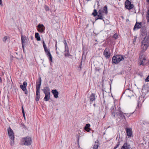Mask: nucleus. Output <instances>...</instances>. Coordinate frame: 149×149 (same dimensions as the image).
Segmentation results:
<instances>
[{
  "mask_svg": "<svg viewBox=\"0 0 149 149\" xmlns=\"http://www.w3.org/2000/svg\"><path fill=\"white\" fill-rule=\"evenodd\" d=\"M149 46V38L146 37L141 42V48L142 51L144 52Z\"/></svg>",
  "mask_w": 149,
  "mask_h": 149,
  "instance_id": "f257e3e1",
  "label": "nucleus"
},
{
  "mask_svg": "<svg viewBox=\"0 0 149 149\" xmlns=\"http://www.w3.org/2000/svg\"><path fill=\"white\" fill-rule=\"evenodd\" d=\"M21 141L22 145L28 146L31 144L32 142V139L31 137L27 136L22 138Z\"/></svg>",
  "mask_w": 149,
  "mask_h": 149,
  "instance_id": "f03ea898",
  "label": "nucleus"
},
{
  "mask_svg": "<svg viewBox=\"0 0 149 149\" xmlns=\"http://www.w3.org/2000/svg\"><path fill=\"white\" fill-rule=\"evenodd\" d=\"M104 15L103 13V12L101 10H99L98 13H97L96 10H94V16H96L97 15V17H96L95 18V21L98 19H102L104 18Z\"/></svg>",
  "mask_w": 149,
  "mask_h": 149,
  "instance_id": "7ed1b4c3",
  "label": "nucleus"
},
{
  "mask_svg": "<svg viewBox=\"0 0 149 149\" xmlns=\"http://www.w3.org/2000/svg\"><path fill=\"white\" fill-rule=\"evenodd\" d=\"M124 59V58L123 56L121 55L114 56L112 58L113 63L115 64H117Z\"/></svg>",
  "mask_w": 149,
  "mask_h": 149,
  "instance_id": "20e7f679",
  "label": "nucleus"
},
{
  "mask_svg": "<svg viewBox=\"0 0 149 149\" xmlns=\"http://www.w3.org/2000/svg\"><path fill=\"white\" fill-rule=\"evenodd\" d=\"M117 116H116V117L118 115V117L119 118L124 119V120L125 121L126 120L125 118L124 115L123 113L120 110V109H118V110H117Z\"/></svg>",
  "mask_w": 149,
  "mask_h": 149,
  "instance_id": "39448f33",
  "label": "nucleus"
},
{
  "mask_svg": "<svg viewBox=\"0 0 149 149\" xmlns=\"http://www.w3.org/2000/svg\"><path fill=\"white\" fill-rule=\"evenodd\" d=\"M125 6L128 9H130L133 7V4H131V2L128 0H126L125 2Z\"/></svg>",
  "mask_w": 149,
  "mask_h": 149,
  "instance_id": "423d86ee",
  "label": "nucleus"
},
{
  "mask_svg": "<svg viewBox=\"0 0 149 149\" xmlns=\"http://www.w3.org/2000/svg\"><path fill=\"white\" fill-rule=\"evenodd\" d=\"M8 133L10 139H14L15 138L13 131L11 128L10 127H9L8 129Z\"/></svg>",
  "mask_w": 149,
  "mask_h": 149,
  "instance_id": "0eeeda50",
  "label": "nucleus"
},
{
  "mask_svg": "<svg viewBox=\"0 0 149 149\" xmlns=\"http://www.w3.org/2000/svg\"><path fill=\"white\" fill-rule=\"evenodd\" d=\"M38 31L42 33H44L45 27L42 24H39L37 26Z\"/></svg>",
  "mask_w": 149,
  "mask_h": 149,
  "instance_id": "6e6552de",
  "label": "nucleus"
},
{
  "mask_svg": "<svg viewBox=\"0 0 149 149\" xmlns=\"http://www.w3.org/2000/svg\"><path fill=\"white\" fill-rule=\"evenodd\" d=\"M115 106L114 105L111 107V116L114 118L116 117V116H117V111L116 110L115 111Z\"/></svg>",
  "mask_w": 149,
  "mask_h": 149,
  "instance_id": "1a4fd4ad",
  "label": "nucleus"
},
{
  "mask_svg": "<svg viewBox=\"0 0 149 149\" xmlns=\"http://www.w3.org/2000/svg\"><path fill=\"white\" fill-rule=\"evenodd\" d=\"M104 55L107 58H109L110 57V53L109 52V50L108 48H106L104 51Z\"/></svg>",
  "mask_w": 149,
  "mask_h": 149,
  "instance_id": "9d476101",
  "label": "nucleus"
},
{
  "mask_svg": "<svg viewBox=\"0 0 149 149\" xmlns=\"http://www.w3.org/2000/svg\"><path fill=\"white\" fill-rule=\"evenodd\" d=\"M125 131L127 133L128 137L129 138L131 136L132 134V129L130 128L126 127L125 128Z\"/></svg>",
  "mask_w": 149,
  "mask_h": 149,
  "instance_id": "9b49d317",
  "label": "nucleus"
},
{
  "mask_svg": "<svg viewBox=\"0 0 149 149\" xmlns=\"http://www.w3.org/2000/svg\"><path fill=\"white\" fill-rule=\"evenodd\" d=\"M43 45L46 54L47 55L50 54V52L49 51V50L47 49L44 41L43 42Z\"/></svg>",
  "mask_w": 149,
  "mask_h": 149,
  "instance_id": "f8f14e48",
  "label": "nucleus"
},
{
  "mask_svg": "<svg viewBox=\"0 0 149 149\" xmlns=\"http://www.w3.org/2000/svg\"><path fill=\"white\" fill-rule=\"evenodd\" d=\"M42 90L45 94H50V90L49 87H45Z\"/></svg>",
  "mask_w": 149,
  "mask_h": 149,
  "instance_id": "ddd939ff",
  "label": "nucleus"
},
{
  "mask_svg": "<svg viewBox=\"0 0 149 149\" xmlns=\"http://www.w3.org/2000/svg\"><path fill=\"white\" fill-rule=\"evenodd\" d=\"M131 147L130 145L128 144L127 142H125L123 145L121 149H129Z\"/></svg>",
  "mask_w": 149,
  "mask_h": 149,
  "instance_id": "4468645a",
  "label": "nucleus"
},
{
  "mask_svg": "<svg viewBox=\"0 0 149 149\" xmlns=\"http://www.w3.org/2000/svg\"><path fill=\"white\" fill-rule=\"evenodd\" d=\"M27 83L26 81H24L23 83V84L20 85V88L22 89V91H25L26 90V87L27 86Z\"/></svg>",
  "mask_w": 149,
  "mask_h": 149,
  "instance_id": "2eb2a0df",
  "label": "nucleus"
},
{
  "mask_svg": "<svg viewBox=\"0 0 149 149\" xmlns=\"http://www.w3.org/2000/svg\"><path fill=\"white\" fill-rule=\"evenodd\" d=\"M141 27V23L136 22L134 25L133 29L134 31L140 28Z\"/></svg>",
  "mask_w": 149,
  "mask_h": 149,
  "instance_id": "dca6fc26",
  "label": "nucleus"
},
{
  "mask_svg": "<svg viewBox=\"0 0 149 149\" xmlns=\"http://www.w3.org/2000/svg\"><path fill=\"white\" fill-rule=\"evenodd\" d=\"M21 41H22V48L23 49V50H24V44L26 42V37L25 36L24 37L22 35L21 37Z\"/></svg>",
  "mask_w": 149,
  "mask_h": 149,
  "instance_id": "f3484780",
  "label": "nucleus"
},
{
  "mask_svg": "<svg viewBox=\"0 0 149 149\" xmlns=\"http://www.w3.org/2000/svg\"><path fill=\"white\" fill-rule=\"evenodd\" d=\"M39 84H38V82H37V84L36 86V90H40V88L41 84V79L40 77H39Z\"/></svg>",
  "mask_w": 149,
  "mask_h": 149,
  "instance_id": "a211bd4d",
  "label": "nucleus"
},
{
  "mask_svg": "<svg viewBox=\"0 0 149 149\" xmlns=\"http://www.w3.org/2000/svg\"><path fill=\"white\" fill-rule=\"evenodd\" d=\"M52 92L53 94L54 97L55 98H57L58 97L59 93L56 89L52 90Z\"/></svg>",
  "mask_w": 149,
  "mask_h": 149,
  "instance_id": "6ab92c4d",
  "label": "nucleus"
},
{
  "mask_svg": "<svg viewBox=\"0 0 149 149\" xmlns=\"http://www.w3.org/2000/svg\"><path fill=\"white\" fill-rule=\"evenodd\" d=\"M122 139L119 138L118 141V142L117 143V144L116 146L114 147L113 149H116L120 145L121 143H122Z\"/></svg>",
  "mask_w": 149,
  "mask_h": 149,
  "instance_id": "aec40b11",
  "label": "nucleus"
},
{
  "mask_svg": "<svg viewBox=\"0 0 149 149\" xmlns=\"http://www.w3.org/2000/svg\"><path fill=\"white\" fill-rule=\"evenodd\" d=\"M90 126V125L89 124H87L84 127V129L88 132H89L91 129L89 127Z\"/></svg>",
  "mask_w": 149,
  "mask_h": 149,
  "instance_id": "412c9836",
  "label": "nucleus"
},
{
  "mask_svg": "<svg viewBox=\"0 0 149 149\" xmlns=\"http://www.w3.org/2000/svg\"><path fill=\"white\" fill-rule=\"evenodd\" d=\"M146 60V59L144 58H143L141 59L139 63V64L141 65H142L144 66L146 64V63L145 62V61Z\"/></svg>",
  "mask_w": 149,
  "mask_h": 149,
  "instance_id": "4be33fe9",
  "label": "nucleus"
},
{
  "mask_svg": "<svg viewBox=\"0 0 149 149\" xmlns=\"http://www.w3.org/2000/svg\"><path fill=\"white\" fill-rule=\"evenodd\" d=\"M45 96L44 98V100L45 101H47L50 99V94H45Z\"/></svg>",
  "mask_w": 149,
  "mask_h": 149,
  "instance_id": "5701e85b",
  "label": "nucleus"
},
{
  "mask_svg": "<svg viewBox=\"0 0 149 149\" xmlns=\"http://www.w3.org/2000/svg\"><path fill=\"white\" fill-rule=\"evenodd\" d=\"M107 6H105L103 8V9L102 10L103 12V13L104 14L107 15L108 13L107 10Z\"/></svg>",
  "mask_w": 149,
  "mask_h": 149,
  "instance_id": "b1692460",
  "label": "nucleus"
},
{
  "mask_svg": "<svg viewBox=\"0 0 149 149\" xmlns=\"http://www.w3.org/2000/svg\"><path fill=\"white\" fill-rule=\"evenodd\" d=\"M35 37L38 41H40V38L39 36V33H36L35 34Z\"/></svg>",
  "mask_w": 149,
  "mask_h": 149,
  "instance_id": "393cba45",
  "label": "nucleus"
},
{
  "mask_svg": "<svg viewBox=\"0 0 149 149\" xmlns=\"http://www.w3.org/2000/svg\"><path fill=\"white\" fill-rule=\"evenodd\" d=\"M65 53L64 54V55L65 56L69 57V56H71V55H70V54L69 50H67L66 51H65Z\"/></svg>",
  "mask_w": 149,
  "mask_h": 149,
  "instance_id": "a878e982",
  "label": "nucleus"
},
{
  "mask_svg": "<svg viewBox=\"0 0 149 149\" xmlns=\"http://www.w3.org/2000/svg\"><path fill=\"white\" fill-rule=\"evenodd\" d=\"M99 146V143L98 142H95L94 146V149H97Z\"/></svg>",
  "mask_w": 149,
  "mask_h": 149,
  "instance_id": "bb28decb",
  "label": "nucleus"
},
{
  "mask_svg": "<svg viewBox=\"0 0 149 149\" xmlns=\"http://www.w3.org/2000/svg\"><path fill=\"white\" fill-rule=\"evenodd\" d=\"M146 18L147 19V22H149V9L147 11L146 14Z\"/></svg>",
  "mask_w": 149,
  "mask_h": 149,
  "instance_id": "cd10ccee",
  "label": "nucleus"
},
{
  "mask_svg": "<svg viewBox=\"0 0 149 149\" xmlns=\"http://www.w3.org/2000/svg\"><path fill=\"white\" fill-rule=\"evenodd\" d=\"M47 56L48 57V58L50 61L51 62H52V56L51 54L48 55Z\"/></svg>",
  "mask_w": 149,
  "mask_h": 149,
  "instance_id": "c85d7f7f",
  "label": "nucleus"
},
{
  "mask_svg": "<svg viewBox=\"0 0 149 149\" xmlns=\"http://www.w3.org/2000/svg\"><path fill=\"white\" fill-rule=\"evenodd\" d=\"M11 140L10 142V144L11 146H13L14 144V139H10Z\"/></svg>",
  "mask_w": 149,
  "mask_h": 149,
  "instance_id": "c756f323",
  "label": "nucleus"
},
{
  "mask_svg": "<svg viewBox=\"0 0 149 149\" xmlns=\"http://www.w3.org/2000/svg\"><path fill=\"white\" fill-rule=\"evenodd\" d=\"M36 101H39L40 98V95H36Z\"/></svg>",
  "mask_w": 149,
  "mask_h": 149,
  "instance_id": "7c9ffc66",
  "label": "nucleus"
},
{
  "mask_svg": "<svg viewBox=\"0 0 149 149\" xmlns=\"http://www.w3.org/2000/svg\"><path fill=\"white\" fill-rule=\"evenodd\" d=\"M90 99L91 101L92 102L93 101V93H91Z\"/></svg>",
  "mask_w": 149,
  "mask_h": 149,
  "instance_id": "2f4dec72",
  "label": "nucleus"
},
{
  "mask_svg": "<svg viewBox=\"0 0 149 149\" xmlns=\"http://www.w3.org/2000/svg\"><path fill=\"white\" fill-rule=\"evenodd\" d=\"M8 38V37L6 36H5L4 37L3 39V41L5 42Z\"/></svg>",
  "mask_w": 149,
  "mask_h": 149,
  "instance_id": "473e14b6",
  "label": "nucleus"
},
{
  "mask_svg": "<svg viewBox=\"0 0 149 149\" xmlns=\"http://www.w3.org/2000/svg\"><path fill=\"white\" fill-rule=\"evenodd\" d=\"M40 93V90H36V95H39Z\"/></svg>",
  "mask_w": 149,
  "mask_h": 149,
  "instance_id": "72a5a7b5",
  "label": "nucleus"
},
{
  "mask_svg": "<svg viewBox=\"0 0 149 149\" xmlns=\"http://www.w3.org/2000/svg\"><path fill=\"white\" fill-rule=\"evenodd\" d=\"M45 10L46 11H48L49 10V7L48 6H45Z\"/></svg>",
  "mask_w": 149,
  "mask_h": 149,
  "instance_id": "f704fd0d",
  "label": "nucleus"
},
{
  "mask_svg": "<svg viewBox=\"0 0 149 149\" xmlns=\"http://www.w3.org/2000/svg\"><path fill=\"white\" fill-rule=\"evenodd\" d=\"M145 81L146 82L149 81V75L146 78L145 80Z\"/></svg>",
  "mask_w": 149,
  "mask_h": 149,
  "instance_id": "c9c22d12",
  "label": "nucleus"
},
{
  "mask_svg": "<svg viewBox=\"0 0 149 149\" xmlns=\"http://www.w3.org/2000/svg\"><path fill=\"white\" fill-rule=\"evenodd\" d=\"M65 51H66L67 50H69L68 47L67 45H65Z\"/></svg>",
  "mask_w": 149,
  "mask_h": 149,
  "instance_id": "e433bc0d",
  "label": "nucleus"
},
{
  "mask_svg": "<svg viewBox=\"0 0 149 149\" xmlns=\"http://www.w3.org/2000/svg\"><path fill=\"white\" fill-rule=\"evenodd\" d=\"M113 37L114 38H115L116 39L118 38V35L116 34H115L113 35Z\"/></svg>",
  "mask_w": 149,
  "mask_h": 149,
  "instance_id": "4c0bfd02",
  "label": "nucleus"
},
{
  "mask_svg": "<svg viewBox=\"0 0 149 149\" xmlns=\"http://www.w3.org/2000/svg\"><path fill=\"white\" fill-rule=\"evenodd\" d=\"M125 114L126 115V116H127L128 117H130V114H128V113H125Z\"/></svg>",
  "mask_w": 149,
  "mask_h": 149,
  "instance_id": "58836bf2",
  "label": "nucleus"
},
{
  "mask_svg": "<svg viewBox=\"0 0 149 149\" xmlns=\"http://www.w3.org/2000/svg\"><path fill=\"white\" fill-rule=\"evenodd\" d=\"M146 125L148 126V127L147 128L148 131H149V123H148L146 124Z\"/></svg>",
  "mask_w": 149,
  "mask_h": 149,
  "instance_id": "ea45409f",
  "label": "nucleus"
},
{
  "mask_svg": "<svg viewBox=\"0 0 149 149\" xmlns=\"http://www.w3.org/2000/svg\"><path fill=\"white\" fill-rule=\"evenodd\" d=\"M64 44L65 45H67V42L66 41H65L64 42Z\"/></svg>",
  "mask_w": 149,
  "mask_h": 149,
  "instance_id": "a19ab883",
  "label": "nucleus"
},
{
  "mask_svg": "<svg viewBox=\"0 0 149 149\" xmlns=\"http://www.w3.org/2000/svg\"><path fill=\"white\" fill-rule=\"evenodd\" d=\"M23 113V116L24 118L25 119V113Z\"/></svg>",
  "mask_w": 149,
  "mask_h": 149,
  "instance_id": "79ce46f5",
  "label": "nucleus"
},
{
  "mask_svg": "<svg viewBox=\"0 0 149 149\" xmlns=\"http://www.w3.org/2000/svg\"><path fill=\"white\" fill-rule=\"evenodd\" d=\"M0 4L1 5H2V2L1 0H0Z\"/></svg>",
  "mask_w": 149,
  "mask_h": 149,
  "instance_id": "37998d69",
  "label": "nucleus"
},
{
  "mask_svg": "<svg viewBox=\"0 0 149 149\" xmlns=\"http://www.w3.org/2000/svg\"><path fill=\"white\" fill-rule=\"evenodd\" d=\"M57 42L56 41V44L55 45V47H56V50L57 49Z\"/></svg>",
  "mask_w": 149,
  "mask_h": 149,
  "instance_id": "c03bdc74",
  "label": "nucleus"
},
{
  "mask_svg": "<svg viewBox=\"0 0 149 149\" xmlns=\"http://www.w3.org/2000/svg\"><path fill=\"white\" fill-rule=\"evenodd\" d=\"M22 113H24V110L23 107H22Z\"/></svg>",
  "mask_w": 149,
  "mask_h": 149,
  "instance_id": "a18cd8bd",
  "label": "nucleus"
},
{
  "mask_svg": "<svg viewBox=\"0 0 149 149\" xmlns=\"http://www.w3.org/2000/svg\"><path fill=\"white\" fill-rule=\"evenodd\" d=\"M82 62V61H81V64H80V65L79 66V67L80 68H81V65H82V64H81Z\"/></svg>",
  "mask_w": 149,
  "mask_h": 149,
  "instance_id": "49530a36",
  "label": "nucleus"
},
{
  "mask_svg": "<svg viewBox=\"0 0 149 149\" xmlns=\"http://www.w3.org/2000/svg\"><path fill=\"white\" fill-rule=\"evenodd\" d=\"M136 40V38H134L133 39V42H135Z\"/></svg>",
  "mask_w": 149,
  "mask_h": 149,
  "instance_id": "de8ad7c7",
  "label": "nucleus"
},
{
  "mask_svg": "<svg viewBox=\"0 0 149 149\" xmlns=\"http://www.w3.org/2000/svg\"><path fill=\"white\" fill-rule=\"evenodd\" d=\"M1 77H0V83H1Z\"/></svg>",
  "mask_w": 149,
  "mask_h": 149,
  "instance_id": "09e8293b",
  "label": "nucleus"
},
{
  "mask_svg": "<svg viewBox=\"0 0 149 149\" xmlns=\"http://www.w3.org/2000/svg\"><path fill=\"white\" fill-rule=\"evenodd\" d=\"M79 137H78V140H77V142H79Z\"/></svg>",
  "mask_w": 149,
  "mask_h": 149,
  "instance_id": "8fccbe9b",
  "label": "nucleus"
},
{
  "mask_svg": "<svg viewBox=\"0 0 149 149\" xmlns=\"http://www.w3.org/2000/svg\"><path fill=\"white\" fill-rule=\"evenodd\" d=\"M146 1L147 2L149 3V0H146Z\"/></svg>",
  "mask_w": 149,
  "mask_h": 149,
  "instance_id": "3c124183",
  "label": "nucleus"
},
{
  "mask_svg": "<svg viewBox=\"0 0 149 149\" xmlns=\"http://www.w3.org/2000/svg\"><path fill=\"white\" fill-rule=\"evenodd\" d=\"M94 100H95V96L94 95V99H93Z\"/></svg>",
  "mask_w": 149,
  "mask_h": 149,
  "instance_id": "603ef678",
  "label": "nucleus"
},
{
  "mask_svg": "<svg viewBox=\"0 0 149 149\" xmlns=\"http://www.w3.org/2000/svg\"><path fill=\"white\" fill-rule=\"evenodd\" d=\"M93 15V13H92V15Z\"/></svg>",
  "mask_w": 149,
  "mask_h": 149,
  "instance_id": "864d4df0",
  "label": "nucleus"
},
{
  "mask_svg": "<svg viewBox=\"0 0 149 149\" xmlns=\"http://www.w3.org/2000/svg\"><path fill=\"white\" fill-rule=\"evenodd\" d=\"M87 1H90L91 0H86Z\"/></svg>",
  "mask_w": 149,
  "mask_h": 149,
  "instance_id": "5fc2aeb1",
  "label": "nucleus"
},
{
  "mask_svg": "<svg viewBox=\"0 0 149 149\" xmlns=\"http://www.w3.org/2000/svg\"><path fill=\"white\" fill-rule=\"evenodd\" d=\"M148 62H149V60H148Z\"/></svg>",
  "mask_w": 149,
  "mask_h": 149,
  "instance_id": "6e6d98bb",
  "label": "nucleus"
},
{
  "mask_svg": "<svg viewBox=\"0 0 149 149\" xmlns=\"http://www.w3.org/2000/svg\"><path fill=\"white\" fill-rule=\"evenodd\" d=\"M93 149V148H92Z\"/></svg>",
  "mask_w": 149,
  "mask_h": 149,
  "instance_id": "4d7b16f0",
  "label": "nucleus"
}]
</instances>
